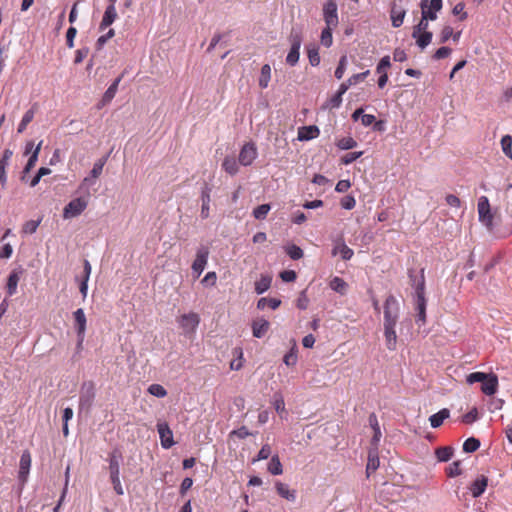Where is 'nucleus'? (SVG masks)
<instances>
[{"label":"nucleus","instance_id":"a878e982","mask_svg":"<svg viewBox=\"0 0 512 512\" xmlns=\"http://www.w3.org/2000/svg\"><path fill=\"white\" fill-rule=\"evenodd\" d=\"M21 271L13 270L7 280V294L13 296L17 292V286L20 280Z\"/></svg>","mask_w":512,"mask_h":512},{"label":"nucleus","instance_id":"de8ad7c7","mask_svg":"<svg viewBox=\"0 0 512 512\" xmlns=\"http://www.w3.org/2000/svg\"><path fill=\"white\" fill-rule=\"evenodd\" d=\"M148 392L158 398H163L167 395L166 389L160 384H151L148 388Z\"/></svg>","mask_w":512,"mask_h":512},{"label":"nucleus","instance_id":"2eb2a0df","mask_svg":"<svg viewBox=\"0 0 512 512\" xmlns=\"http://www.w3.org/2000/svg\"><path fill=\"white\" fill-rule=\"evenodd\" d=\"M31 467V455L28 451H24L20 458L18 477L20 482L24 485L28 479Z\"/></svg>","mask_w":512,"mask_h":512},{"label":"nucleus","instance_id":"2f4dec72","mask_svg":"<svg viewBox=\"0 0 512 512\" xmlns=\"http://www.w3.org/2000/svg\"><path fill=\"white\" fill-rule=\"evenodd\" d=\"M43 141H40L30 155L25 167L24 174H28L36 165Z\"/></svg>","mask_w":512,"mask_h":512},{"label":"nucleus","instance_id":"774afa93","mask_svg":"<svg viewBox=\"0 0 512 512\" xmlns=\"http://www.w3.org/2000/svg\"><path fill=\"white\" fill-rule=\"evenodd\" d=\"M464 9H465L464 3L459 2L454 6L452 12L454 15H459L460 20L463 21L467 18V13L464 11Z\"/></svg>","mask_w":512,"mask_h":512},{"label":"nucleus","instance_id":"052dcab7","mask_svg":"<svg viewBox=\"0 0 512 512\" xmlns=\"http://www.w3.org/2000/svg\"><path fill=\"white\" fill-rule=\"evenodd\" d=\"M37 108H38L37 103H34L32 105V107L24 113L21 120L28 125L33 120L35 113L37 111Z\"/></svg>","mask_w":512,"mask_h":512},{"label":"nucleus","instance_id":"4d7b16f0","mask_svg":"<svg viewBox=\"0 0 512 512\" xmlns=\"http://www.w3.org/2000/svg\"><path fill=\"white\" fill-rule=\"evenodd\" d=\"M370 71L366 70L362 73L353 74L351 77L348 78V85H355L358 82L363 81L368 75Z\"/></svg>","mask_w":512,"mask_h":512},{"label":"nucleus","instance_id":"9d476101","mask_svg":"<svg viewBox=\"0 0 512 512\" xmlns=\"http://www.w3.org/2000/svg\"><path fill=\"white\" fill-rule=\"evenodd\" d=\"M258 152L254 143H246L239 153V163L243 166H249L257 158Z\"/></svg>","mask_w":512,"mask_h":512},{"label":"nucleus","instance_id":"f257e3e1","mask_svg":"<svg viewBox=\"0 0 512 512\" xmlns=\"http://www.w3.org/2000/svg\"><path fill=\"white\" fill-rule=\"evenodd\" d=\"M409 278L412 287L415 289L416 302V323L423 325L426 322V298H425V277L424 270H421L419 276L414 275V270H409Z\"/></svg>","mask_w":512,"mask_h":512},{"label":"nucleus","instance_id":"9b49d317","mask_svg":"<svg viewBox=\"0 0 512 512\" xmlns=\"http://www.w3.org/2000/svg\"><path fill=\"white\" fill-rule=\"evenodd\" d=\"M478 214L479 220L487 227L492 226L493 216L490 212V204L488 198L485 196L480 197L478 201Z\"/></svg>","mask_w":512,"mask_h":512},{"label":"nucleus","instance_id":"49530a36","mask_svg":"<svg viewBox=\"0 0 512 512\" xmlns=\"http://www.w3.org/2000/svg\"><path fill=\"white\" fill-rule=\"evenodd\" d=\"M357 146V142L352 137H344L337 142V147L341 150H349Z\"/></svg>","mask_w":512,"mask_h":512},{"label":"nucleus","instance_id":"39448f33","mask_svg":"<svg viewBox=\"0 0 512 512\" xmlns=\"http://www.w3.org/2000/svg\"><path fill=\"white\" fill-rule=\"evenodd\" d=\"M400 306L398 300L389 295L384 303V325H397Z\"/></svg>","mask_w":512,"mask_h":512},{"label":"nucleus","instance_id":"5fc2aeb1","mask_svg":"<svg viewBox=\"0 0 512 512\" xmlns=\"http://www.w3.org/2000/svg\"><path fill=\"white\" fill-rule=\"evenodd\" d=\"M486 378H487V374L486 373H483V372H473V373H470L467 376L466 381L469 384H474V383H477V382H482V381L486 380Z\"/></svg>","mask_w":512,"mask_h":512},{"label":"nucleus","instance_id":"cd10ccee","mask_svg":"<svg viewBox=\"0 0 512 512\" xmlns=\"http://www.w3.org/2000/svg\"><path fill=\"white\" fill-rule=\"evenodd\" d=\"M117 18L116 7L107 6L103 18L100 23V29H105L110 26Z\"/></svg>","mask_w":512,"mask_h":512},{"label":"nucleus","instance_id":"7c9ffc66","mask_svg":"<svg viewBox=\"0 0 512 512\" xmlns=\"http://www.w3.org/2000/svg\"><path fill=\"white\" fill-rule=\"evenodd\" d=\"M454 454L451 446L439 447L435 450V456L439 462H448Z\"/></svg>","mask_w":512,"mask_h":512},{"label":"nucleus","instance_id":"7ed1b4c3","mask_svg":"<svg viewBox=\"0 0 512 512\" xmlns=\"http://www.w3.org/2000/svg\"><path fill=\"white\" fill-rule=\"evenodd\" d=\"M120 458L121 456L116 452H113L109 458L110 478L117 495L124 494V489L120 482Z\"/></svg>","mask_w":512,"mask_h":512},{"label":"nucleus","instance_id":"5701e85b","mask_svg":"<svg viewBox=\"0 0 512 512\" xmlns=\"http://www.w3.org/2000/svg\"><path fill=\"white\" fill-rule=\"evenodd\" d=\"M210 193H211V188L208 187L207 185H205L201 192L202 205H201L200 215L203 219H206L209 217L210 201H211Z\"/></svg>","mask_w":512,"mask_h":512},{"label":"nucleus","instance_id":"a19ab883","mask_svg":"<svg viewBox=\"0 0 512 512\" xmlns=\"http://www.w3.org/2000/svg\"><path fill=\"white\" fill-rule=\"evenodd\" d=\"M271 209L270 204H262L253 210V216L257 220H264Z\"/></svg>","mask_w":512,"mask_h":512},{"label":"nucleus","instance_id":"a211bd4d","mask_svg":"<svg viewBox=\"0 0 512 512\" xmlns=\"http://www.w3.org/2000/svg\"><path fill=\"white\" fill-rule=\"evenodd\" d=\"M380 465V460L378 456V448L373 447L368 452V461L366 465V475L370 477L372 473H374Z\"/></svg>","mask_w":512,"mask_h":512},{"label":"nucleus","instance_id":"6e6d98bb","mask_svg":"<svg viewBox=\"0 0 512 512\" xmlns=\"http://www.w3.org/2000/svg\"><path fill=\"white\" fill-rule=\"evenodd\" d=\"M342 103V96L338 93H336L334 96H332L330 99L327 100L324 107L329 109H335L340 107Z\"/></svg>","mask_w":512,"mask_h":512},{"label":"nucleus","instance_id":"c9c22d12","mask_svg":"<svg viewBox=\"0 0 512 512\" xmlns=\"http://www.w3.org/2000/svg\"><path fill=\"white\" fill-rule=\"evenodd\" d=\"M267 469L272 475H281L283 473V467L278 455L272 456Z\"/></svg>","mask_w":512,"mask_h":512},{"label":"nucleus","instance_id":"58836bf2","mask_svg":"<svg viewBox=\"0 0 512 512\" xmlns=\"http://www.w3.org/2000/svg\"><path fill=\"white\" fill-rule=\"evenodd\" d=\"M432 37H433V34L431 32L424 31L423 33H418L417 37H413V38L416 39L417 45L421 49H424L431 43Z\"/></svg>","mask_w":512,"mask_h":512},{"label":"nucleus","instance_id":"864d4df0","mask_svg":"<svg viewBox=\"0 0 512 512\" xmlns=\"http://www.w3.org/2000/svg\"><path fill=\"white\" fill-rule=\"evenodd\" d=\"M428 26V19H426V16H422L419 23L413 28L412 37H417L418 33L427 31Z\"/></svg>","mask_w":512,"mask_h":512},{"label":"nucleus","instance_id":"f3484780","mask_svg":"<svg viewBox=\"0 0 512 512\" xmlns=\"http://www.w3.org/2000/svg\"><path fill=\"white\" fill-rule=\"evenodd\" d=\"M405 15L406 10L403 7L397 5L396 2H393L390 10L392 26L395 28L400 27L403 24Z\"/></svg>","mask_w":512,"mask_h":512},{"label":"nucleus","instance_id":"a18cd8bd","mask_svg":"<svg viewBox=\"0 0 512 512\" xmlns=\"http://www.w3.org/2000/svg\"><path fill=\"white\" fill-rule=\"evenodd\" d=\"M41 223V219L39 220H29L24 223L22 227V233L23 234H33L36 232L38 226Z\"/></svg>","mask_w":512,"mask_h":512},{"label":"nucleus","instance_id":"603ef678","mask_svg":"<svg viewBox=\"0 0 512 512\" xmlns=\"http://www.w3.org/2000/svg\"><path fill=\"white\" fill-rule=\"evenodd\" d=\"M347 64H348V59H347V56L346 55H343L340 60H339V63H338V66L335 70V77L337 79H341L346 71V67H347Z\"/></svg>","mask_w":512,"mask_h":512},{"label":"nucleus","instance_id":"338daca9","mask_svg":"<svg viewBox=\"0 0 512 512\" xmlns=\"http://www.w3.org/2000/svg\"><path fill=\"white\" fill-rule=\"evenodd\" d=\"M270 454H271V448L268 444H265L262 446V448L258 452L257 457L253 461L255 462V461L265 460L270 456Z\"/></svg>","mask_w":512,"mask_h":512},{"label":"nucleus","instance_id":"6ab92c4d","mask_svg":"<svg viewBox=\"0 0 512 512\" xmlns=\"http://www.w3.org/2000/svg\"><path fill=\"white\" fill-rule=\"evenodd\" d=\"M320 131L315 125L303 126L298 129V140L309 141L318 137Z\"/></svg>","mask_w":512,"mask_h":512},{"label":"nucleus","instance_id":"e2e57ef3","mask_svg":"<svg viewBox=\"0 0 512 512\" xmlns=\"http://www.w3.org/2000/svg\"><path fill=\"white\" fill-rule=\"evenodd\" d=\"M363 154L362 151H358V152H350L348 154H346L343 158H342V163L345 164V165H349L351 164L352 162H354L355 160H357L359 157H361Z\"/></svg>","mask_w":512,"mask_h":512},{"label":"nucleus","instance_id":"69168bd1","mask_svg":"<svg viewBox=\"0 0 512 512\" xmlns=\"http://www.w3.org/2000/svg\"><path fill=\"white\" fill-rule=\"evenodd\" d=\"M88 54H89V48L88 47H83L81 49L76 50L75 58H74V63L75 64L81 63L87 57Z\"/></svg>","mask_w":512,"mask_h":512},{"label":"nucleus","instance_id":"1a4fd4ad","mask_svg":"<svg viewBox=\"0 0 512 512\" xmlns=\"http://www.w3.org/2000/svg\"><path fill=\"white\" fill-rule=\"evenodd\" d=\"M209 257V250L207 247L201 246L198 248L196 258L192 263V271L199 277L204 271Z\"/></svg>","mask_w":512,"mask_h":512},{"label":"nucleus","instance_id":"20e7f679","mask_svg":"<svg viewBox=\"0 0 512 512\" xmlns=\"http://www.w3.org/2000/svg\"><path fill=\"white\" fill-rule=\"evenodd\" d=\"M95 399V386L92 382H84L79 396V411L88 413Z\"/></svg>","mask_w":512,"mask_h":512},{"label":"nucleus","instance_id":"ddd939ff","mask_svg":"<svg viewBox=\"0 0 512 512\" xmlns=\"http://www.w3.org/2000/svg\"><path fill=\"white\" fill-rule=\"evenodd\" d=\"M157 431L161 440V445L165 449H169L174 445L173 433L166 422H159L157 424Z\"/></svg>","mask_w":512,"mask_h":512},{"label":"nucleus","instance_id":"79ce46f5","mask_svg":"<svg viewBox=\"0 0 512 512\" xmlns=\"http://www.w3.org/2000/svg\"><path fill=\"white\" fill-rule=\"evenodd\" d=\"M334 27L326 26L321 32V44L325 47H330L333 43L332 29Z\"/></svg>","mask_w":512,"mask_h":512},{"label":"nucleus","instance_id":"b1692460","mask_svg":"<svg viewBox=\"0 0 512 512\" xmlns=\"http://www.w3.org/2000/svg\"><path fill=\"white\" fill-rule=\"evenodd\" d=\"M340 254L341 258L345 261L350 260L354 255V252L351 248H349L343 240H339L333 250L332 255Z\"/></svg>","mask_w":512,"mask_h":512},{"label":"nucleus","instance_id":"f8f14e48","mask_svg":"<svg viewBox=\"0 0 512 512\" xmlns=\"http://www.w3.org/2000/svg\"><path fill=\"white\" fill-rule=\"evenodd\" d=\"M323 17L326 26L337 27L338 25V13L337 4L334 1H328L323 7Z\"/></svg>","mask_w":512,"mask_h":512},{"label":"nucleus","instance_id":"13d9d810","mask_svg":"<svg viewBox=\"0 0 512 512\" xmlns=\"http://www.w3.org/2000/svg\"><path fill=\"white\" fill-rule=\"evenodd\" d=\"M478 419V411L477 408L471 409L468 413L462 416V422L466 424H471Z\"/></svg>","mask_w":512,"mask_h":512},{"label":"nucleus","instance_id":"412c9836","mask_svg":"<svg viewBox=\"0 0 512 512\" xmlns=\"http://www.w3.org/2000/svg\"><path fill=\"white\" fill-rule=\"evenodd\" d=\"M396 325H384V336L386 347L388 350L393 351L396 349L397 335L395 330Z\"/></svg>","mask_w":512,"mask_h":512},{"label":"nucleus","instance_id":"3c124183","mask_svg":"<svg viewBox=\"0 0 512 512\" xmlns=\"http://www.w3.org/2000/svg\"><path fill=\"white\" fill-rule=\"evenodd\" d=\"M106 160L107 158H102L94 163L93 168L90 172L91 178L96 179L101 175Z\"/></svg>","mask_w":512,"mask_h":512},{"label":"nucleus","instance_id":"423d86ee","mask_svg":"<svg viewBox=\"0 0 512 512\" xmlns=\"http://www.w3.org/2000/svg\"><path fill=\"white\" fill-rule=\"evenodd\" d=\"M88 202L82 197L71 200L63 210V218L71 219L79 216L86 208Z\"/></svg>","mask_w":512,"mask_h":512},{"label":"nucleus","instance_id":"4468645a","mask_svg":"<svg viewBox=\"0 0 512 512\" xmlns=\"http://www.w3.org/2000/svg\"><path fill=\"white\" fill-rule=\"evenodd\" d=\"M73 317L77 337L80 338L81 340L82 338H85L87 326V319L84 310L82 308H78L76 311L73 312Z\"/></svg>","mask_w":512,"mask_h":512},{"label":"nucleus","instance_id":"8fccbe9b","mask_svg":"<svg viewBox=\"0 0 512 512\" xmlns=\"http://www.w3.org/2000/svg\"><path fill=\"white\" fill-rule=\"evenodd\" d=\"M286 252L293 260H299L303 257V250L297 245H290L286 248Z\"/></svg>","mask_w":512,"mask_h":512},{"label":"nucleus","instance_id":"473e14b6","mask_svg":"<svg viewBox=\"0 0 512 512\" xmlns=\"http://www.w3.org/2000/svg\"><path fill=\"white\" fill-rule=\"evenodd\" d=\"M272 279L267 275H262L261 278L255 282V292L260 295L266 292L271 286Z\"/></svg>","mask_w":512,"mask_h":512},{"label":"nucleus","instance_id":"aec40b11","mask_svg":"<svg viewBox=\"0 0 512 512\" xmlns=\"http://www.w3.org/2000/svg\"><path fill=\"white\" fill-rule=\"evenodd\" d=\"M481 390L486 395H493L498 388V378L496 375L487 374L486 380L482 381Z\"/></svg>","mask_w":512,"mask_h":512},{"label":"nucleus","instance_id":"c85d7f7f","mask_svg":"<svg viewBox=\"0 0 512 512\" xmlns=\"http://www.w3.org/2000/svg\"><path fill=\"white\" fill-rule=\"evenodd\" d=\"M239 160L237 161L234 156H227L223 160L222 168L230 175H236L239 171Z\"/></svg>","mask_w":512,"mask_h":512},{"label":"nucleus","instance_id":"680f3d73","mask_svg":"<svg viewBox=\"0 0 512 512\" xmlns=\"http://www.w3.org/2000/svg\"><path fill=\"white\" fill-rule=\"evenodd\" d=\"M340 204L343 209L351 210L355 207L356 201L353 196L347 195L342 198Z\"/></svg>","mask_w":512,"mask_h":512},{"label":"nucleus","instance_id":"c03bdc74","mask_svg":"<svg viewBox=\"0 0 512 512\" xmlns=\"http://www.w3.org/2000/svg\"><path fill=\"white\" fill-rule=\"evenodd\" d=\"M501 146L504 154L512 159V137L510 135L502 137Z\"/></svg>","mask_w":512,"mask_h":512},{"label":"nucleus","instance_id":"37998d69","mask_svg":"<svg viewBox=\"0 0 512 512\" xmlns=\"http://www.w3.org/2000/svg\"><path fill=\"white\" fill-rule=\"evenodd\" d=\"M297 350L296 346L294 345L291 350L284 355L283 362L287 366H295L297 363Z\"/></svg>","mask_w":512,"mask_h":512},{"label":"nucleus","instance_id":"0e129e2a","mask_svg":"<svg viewBox=\"0 0 512 512\" xmlns=\"http://www.w3.org/2000/svg\"><path fill=\"white\" fill-rule=\"evenodd\" d=\"M451 49L449 47L443 46L436 50L433 55V58L436 60L444 59L451 54Z\"/></svg>","mask_w":512,"mask_h":512},{"label":"nucleus","instance_id":"c756f323","mask_svg":"<svg viewBox=\"0 0 512 512\" xmlns=\"http://www.w3.org/2000/svg\"><path fill=\"white\" fill-rule=\"evenodd\" d=\"M120 81H121V77L116 78L113 81V83L108 87V89L105 91V93L102 97L103 105L110 103L112 101V99L115 97Z\"/></svg>","mask_w":512,"mask_h":512},{"label":"nucleus","instance_id":"4be33fe9","mask_svg":"<svg viewBox=\"0 0 512 512\" xmlns=\"http://www.w3.org/2000/svg\"><path fill=\"white\" fill-rule=\"evenodd\" d=\"M270 323L261 318L254 320L252 323V333L255 338H262L269 330Z\"/></svg>","mask_w":512,"mask_h":512},{"label":"nucleus","instance_id":"dca6fc26","mask_svg":"<svg viewBox=\"0 0 512 512\" xmlns=\"http://www.w3.org/2000/svg\"><path fill=\"white\" fill-rule=\"evenodd\" d=\"M487 485L488 478L480 475L471 483L469 490L474 498H478L485 492Z\"/></svg>","mask_w":512,"mask_h":512},{"label":"nucleus","instance_id":"72a5a7b5","mask_svg":"<svg viewBox=\"0 0 512 512\" xmlns=\"http://www.w3.org/2000/svg\"><path fill=\"white\" fill-rule=\"evenodd\" d=\"M329 286L333 291L344 295L347 291L348 284L342 278L336 276L330 281Z\"/></svg>","mask_w":512,"mask_h":512},{"label":"nucleus","instance_id":"09e8293b","mask_svg":"<svg viewBox=\"0 0 512 512\" xmlns=\"http://www.w3.org/2000/svg\"><path fill=\"white\" fill-rule=\"evenodd\" d=\"M461 461L457 460L452 462L447 468L446 473L449 477H456L462 474V470L460 468Z\"/></svg>","mask_w":512,"mask_h":512},{"label":"nucleus","instance_id":"6e6552de","mask_svg":"<svg viewBox=\"0 0 512 512\" xmlns=\"http://www.w3.org/2000/svg\"><path fill=\"white\" fill-rule=\"evenodd\" d=\"M443 2L442 0H422L420 3L421 14L422 16H426L428 20H436L437 12L442 9Z\"/></svg>","mask_w":512,"mask_h":512},{"label":"nucleus","instance_id":"f704fd0d","mask_svg":"<svg viewBox=\"0 0 512 512\" xmlns=\"http://www.w3.org/2000/svg\"><path fill=\"white\" fill-rule=\"evenodd\" d=\"M281 304V301L277 298H260L257 302V308L260 310L265 309L267 306L271 309H277Z\"/></svg>","mask_w":512,"mask_h":512},{"label":"nucleus","instance_id":"e433bc0d","mask_svg":"<svg viewBox=\"0 0 512 512\" xmlns=\"http://www.w3.org/2000/svg\"><path fill=\"white\" fill-rule=\"evenodd\" d=\"M271 79V67L269 64H265L261 68V74L259 78V86L261 88H267Z\"/></svg>","mask_w":512,"mask_h":512},{"label":"nucleus","instance_id":"bb28decb","mask_svg":"<svg viewBox=\"0 0 512 512\" xmlns=\"http://www.w3.org/2000/svg\"><path fill=\"white\" fill-rule=\"evenodd\" d=\"M450 411L447 408L441 409L439 412L431 415L429 417V422L432 428H438L440 427L444 420L449 418Z\"/></svg>","mask_w":512,"mask_h":512},{"label":"nucleus","instance_id":"0eeeda50","mask_svg":"<svg viewBox=\"0 0 512 512\" xmlns=\"http://www.w3.org/2000/svg\"><path fill=\"white\" fill-rule=\"evenodd\" d=\"M199 323L200 317L197 313L194 312L183 314L179 318V325L186 335L194 333Z\"/></svg>","mask_w":512,"mask_h":512},{"label":"nucleus","instance_id":"ea45409f","mask_svg":"<svg viewBox=\"0 0 512 512\" xmlns=\"http://www.w3.org/2000/svg\"><path fill=\"white\" fill-rule=\"evenodd\" d=\"M480 447V441L477 438L470 437L463 443V451L466 453H473Z\"/></svg>","mask_w":512,"mask_h":512},{"label":"nucleus","instance_id":"bf43d9fd","mask_svg":"<svg viewBox=\"0 0 512 512\" xmlns=\"http://www.w3.org/2000/svg\"><path fill=\"white\" fill-rule=\"evenodd\" d=\"M76 34L77 29L73 26H71L66 32V45L70 49L74 47V39L76 37Z\"/></svg>","mask_w":512,"mask_h":512},{"label":"nucleus","instance_id":"393cba45","mask_svg":"<svg viewBox=\"0 0 512 512\" xmlns=\"http://www.w3.org/2000/svg\"><path fill=\"white\" fill-rule=\"evenodd\" d=\"M277 493L284 499L294 502L296 500V490L290 489L287 484L277 481L275 483Z\"/></svg>","mask_w":512,"mask_h":512},{"label":"nucleus","instance_id":"4c0bfd02","mask_svg":"<svg viewBox=\"0 0 512 512\" xmlns=\"http://www.w3.org/2000/svg\"><path fill=\"white\" fill-rule=\"evenodd\" d=\"M307 54L311 66H318L320 64L319 49L316 45H309L307 47Z\"/></svg>","mask_w":512,"mask_h":512},{"label":"nucleus","instance_id":"f03ea898","mask_svg":"<svg viewBox=\"0 0 512 512\" xmlns=\"http://www.w3.org/2000/svg\"><path fill=\"white\" fill-rule=\"evenodd\" d=\"M289 42L291 48L286 56V63L290 66H295L299 61L300 48L302 45V34L299 29L292 28L289 35Z\"/></svg>","mask_w":512,"mask_h":512}]
</instances>
